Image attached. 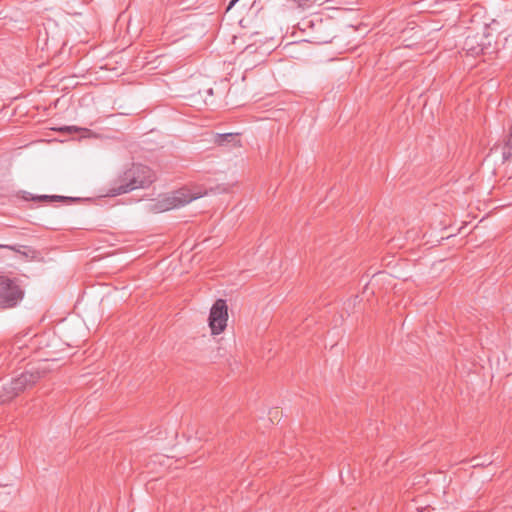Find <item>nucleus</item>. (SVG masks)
<instances>
[{
	"label": "nucleus",
	"mask_w": 512,
	"mask_h": 512,
	"mask_svg": "<svg viewBox=\"0 0 512 512\" xmlns=\"http://www.w3.org/2000/svg\"><path fill=\"white\" fill-rule=\"evenodd\" d=\"M153 170L143 164H133L118 178L117 183L112 186L108 196H118L138 188H147L155 181Z\"/></svg>",
	"instance_id": "f257e3e1"
},
{
	"label": "nucleus",
	"mask_w": 512,
	"mask_h": 512,
	"mask_svg": "<svg viewBox=\"0 0 512 512\" xmlns=\"http://www.w3.org/2000/svg\"><path fill=\"white\" fill-rule=\"evenodd\" d=\"M48 372L44 366H32L23 371L19 376L13 378L3 386L4 396L14 398L26 389L33 387Z\"/></svg>",
	"instance_id": "f03ea898"
},
{
	"label": "nucleus",
	"mask_w": 512,
	"mask_h": 512,
	"mask_svg": "<svg viewBox=\"0 0 512 512\" xmlns=\"http://www.w3.org/2000/svg\"><path fill=\"white\" fill-rule=\"evenodd\" d=\"M25 291L18 278L0 276V309L16 307L24 298Z\"/></svg>",
	"instance_id": "7ed1b4c3"
},
{
	"label": "nucleus",
	"mask_w": 512,
	"mask_h": 512,
	"mask_svg": "<svg viewBox=\"0 0 512 512\" xmlns=\"http://www.w3.org/2000/svg\"><path fill=\"white\" fill-rule=\"evenodd\" d=\"M228 320V306L224 299H217L212 305L209 314V326L214 335L222 333Z\"/></svg>",
	"instance_id": "20e7f679"
},
{
	"label": "nucleus",
	"mask_w": 512,
	"mask_h": 512,
	"mask_svg": "<svg viewBox=\"0 0 512 512\" xmlns=\"http://www.w3.org/2000/svg\"><path fill=\"white\" fill-rule=\"evenodd\" d=\"M311 28L315 33L311 41L316 44L330 43L335 37V31L329 21H323L322 19L311 21Z\"/></svg>",
	"instance_id": "39448f33"
},
{
	"label": "nucleus",
	"mask_w": 512,
	"mask_h": 512,
	"mask_svg": "<svg viewBox=\"0 0 512 512\" xmlns=\"http://www.w3.org/2000/svg\"><path fill=\"white\" fill-rule=\"evenodd\" d=\"M18 197L25 201H36V202H62L65 204H73L82 201L79 197H68L60 195H33L27 191H20Z\"/></svg>",
	"instance_id": "423d86ee"
},
{
	"label": "nucleus",
	"mask_w": 512,
	"mask_h": 512,
	"mask_svg": "<svg viewBox=\"0 0 512 512\" xmlns=\"http://www.w3.org/2000/svg\"><path fill=\"white\" fill-rule=\"evenodd\" d=\"M0 249H8L14 251L25 258L34 259L37 256V251L29 246H21V245H4L0 244Z\"/></svg>",
	"instance_id": "0eeeda50"
},
{
	"label": "nucleus",
	"mask_w": 512,
	"mask_h": 512,
	"mask_svg": "<svg viewBox=\"0 0 512 512\" xmlns=\"http://www.w3.org/2000/svg\"><path fill=\"white\" fill-rule=\"evenodd\" d=\"M215 143L219 146L231 144L232 146H241L238 133H224L218 134L215 138Z\"/></svg>",
	"instance_id": "6e6552de"
},
{
	"label": "nucleus",
	"mask_w": 512,
	"mask_h": 512,
	"mask_svg": "<svg viewBox=\"0 0 512 512\" xmlns=\"http://www.w3.org/2000/svg\"><path fill=\"white\" fill-rule=\"evenodd\" d=\"M196 197H194L189 191L181 189L175 192L174 196L172 197V206H183L187 203H190L192 200H194Z\"/></svg>",
	"instance_id": "1a4fd4ad"
},
{
	"label": "nucleus",
	"mask_w": 512,
	"mask_h": 512,
	"mask_svg": "<svg viewBox=\"0 0 512 512\" xmlns=\"http://www.w3.org/2000/svg\"><path fill=\"white\" fill-rule=\"evenodd\" d=\"M474 40H475V37L468 36L464 42V49H466L467 52L470 53L471 55H479V54L483 53L484 48L480 44L475 45Z\"/></svg>",
	"instance_id": "9d476101"
},
{
	"label": "nucleus",
	"mask_w": 512,
	"mask_h": 512,
	"mask_svg": "<svg viewBox=\"0 0 512 512\" xmlns=\"http://www.w3.org/2000/svg\"><path fill=\"white\" fill-rule=\"evenodd\" d=\"M502 155L504 160H509L512 158V126L510 127L508 139L503 147Z\"/></svg>",
	"instance_id": "9b49d317"
},
{
	"label": "nucleus",
	"mask_w": 512,
	"mask_h": 512,
	"mask_svg": "<svg viewBox=\"0 0 512 512\" xmlns=\"http://www.w3.org/2000/svg\"><path fill=\"white\" fill-rule=\"evenodd\" d=\"M15 491L11 486H0V497L4 496L3 502H9L12 492Z\"/></svg>",
	"instance_id": "f8f14e48"
},
{
	"label": "nucleus",
	"mask_w": 512,
	"mask_h": 512,
	"mask_svg": "<svg viewBox=\"0 0 512 512\" xmlns=\"http://www.w3.org/2000/svg\"><path fill=\"white\" fill-rule=\"evenodd\" d=\"M56 130L61 133H68V134H72V133L80 132V131H83V132L87 131V129L79 128L77 126H62V127L57 128Z\"/></svg>",
	"instance_id": "ddd939ff"
},
{
	"label": "nucleus",
	"mask_w": 512,
	"mask_h": 512,
	"mask_svg": "<svg viewBox=\"0 0 512 512\" xmlns=\"http://www.w3.org/2000/svg\"><path fill=\"white\" fill-rule=\"evenodd\" d=\"M204 93L207 95V96H213V88H207L204 90Z\"/></svg>",
	"instance_id": "4468645a"
},
{
	"label": "nucleus",
	"mask_w": 512,
	"mask_h": 512,
	"mask_svg": "<svg viewBox=\"0 0 512 512\" xmlns=\"http://www.w3.org/2000/svg\"><path fill=\"white\" fill-rule=\"evenodd\" d=\"M238 1H239V0H231V1L229 2V5H228L227 9L232 8V7H233V6H234Z\"/></svg>",
	"instance_id": "2eb2a0df"
}]
</instances>
